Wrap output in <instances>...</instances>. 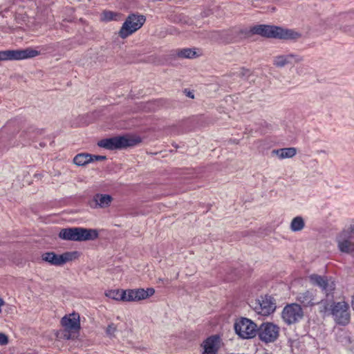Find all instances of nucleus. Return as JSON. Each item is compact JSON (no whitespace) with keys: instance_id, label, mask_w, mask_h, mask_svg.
Instances as JSON below:
<instances>
[{"instance_id":"obj_18","label":"nucleus","mask_w":354,"mask_h":354,"mask_svg":"<svg viewBox=\"0 0 354 354\" xmlns=\"http://www.w3.org/2000/svg\"><path fill=\"white\" fill-rule=\"evenodd\" d=\"M77 241L95 240L98 237V232L95 229H87L83 227H77Z\"/></svg>"},{"instance_id":"obj_21","label":"nucleus","mask_w":354,"mask_h":354,"mask_svg":"<svg viewBox=\"0 0 354 354\" xmlns=\"http://www.w3.org/2000/svg\"><path fill=\"white\" fill-rule=\"evenodd\" d=\"M272 153L275 154L280 159L290 158L297 153V149L295 147L282 148L274 149Z\"/></svg>"},{"instance_id":"obj_30","label":"nucleus","mask_w":354,"mask_h":354,"mask_svg":"<svg viewBox=\"0 0 354 354\" xmlns=\"http://www.w3.org/2000/svg\"><path fill=\"white\" fill-rule=\"evenodd\" d=\"M184 93H185V95L187 97H189L190 98H194V93L192 91H188V90L185 89Z\"/></svg>"},{"instance_id":"obj_29","label":"nucleus","mask_w":354,"mask_h":354,"mask_svg":"<svg viewBox=\"0 0 354 354\" xmlns=\"http://www.w3.org/2000/svg\"><path fill=\"white\" fill-rule=\"evenodd\" d=\"M8 342L7 336L3 333H0V345H6Z\"/></svg>"},{"instance_id":"obj_17","label":"nucleus","mask_w":354,"mask_h":354,"mask_svg":"<svg viewBox=\"0 0 354 354\" xmlns=\"http://www.w3.org/2000/svg\"><path fill=\"white\" fill-rule=\"evenodd\" d=\"M303 60V57L295 54L279 55L274 57L273 64L277 67H283L287 64L292 62H300Z\"/></svg>"},{"instance_id":"obj_5","label":"nucleus","mask_w":354,"mask_h":354,"mask_svg":"<svg viewBox=\"0 0 354 354\" xmlns=\"http://www.w3.org/2000/svg\"><path fill=\"white\" fill-rule=\"evenodd\" d=\"M61 324L64 328V338L66 339L73 338L80 328L79 314L73 313L64 316L61 319Z\"/></svg>"},{"instance_id":"obj_4","label":"nucleus","mask_w":354,"mask_h":354,"mask_svg":"<svg viewBox=\"0 0 354 354\" xmlns=\"http://www.w3.org/2000/svg\"><path fill=\"white\" fill-rule=\"evenodd\" d=\"M39 55V51L30 48L0 50V62L23 60L33 58Z\"/></svg>"},{"instance_id":"obj_11","label":"nucleus","mask_w":354,"mask_h":354,"mask_svg":"<svg viewBox=\"0 0 354 354\" xmlns=\"http://www.w3.org/2000/svg\"><path fill=\"white\" fill-rule=\"evenodd\" d=\"M155 293V290L152 288L125 290L124 301L132 302L139 301L146 299Z\"/></svg>"},{"instance_id":"obj_6","label":"nucleus","mask_w":354,"mask_h":354,"mask_svg":"<svg viewBox=\"0 0 354 354\" xmlns=\"http://www.w3.org/2000/svg\"><path fill=\"white\" fill-rule=\"evenodd\" d=\"M236 333L243 339H251L258 333L257 325L251 319L241 318L234 324Z\"/></svg>"},{"instance_id":"obj_2","label":"nucleus","mask_w":354,"mask_h":354,"mask_svg":"<svg viewBox=\"0 0 354 354\" xmlns=\"http://www.w3.org/2000/svg\"><path fill=\"white\" fill-rule=\"evenodd\" d=\"M140 142L141 139L138 136L126 135L102 139L98 142L97 145L99 147L106 149L115 150L129 147H133Z\"/></svg>"},{"instance_id":"obj_22","label":"nucleus","mask_w":354,"mask_h":354,"mask_svg":"<svg viewBox=\"0 0 354 354\" xmlns=\"http://www.w3.org/2000/svg\"><path fill=\"white\" fill-rule=\"evenodd\" d=\"M77 227H70L62 229L59 234L60 239L64 240H70L77 241Z\"/></svg>"},{"instance_id":"obj_13","label":"nucleus","mask_w":354,"mask_h":354,"mask_svg":"<svg viewBox=\"0 0 354 354\" xmlns=\"http://www.w3.org/2000/svg\"><path fill=\"white\" fill-rule=\"evenodd\" d=\"M201 346H203L201 354H218L222 346V341L219 336L212 335L205 339Z\"/></svg>"},{"instance_id":"obj_33","label":"nucleus","mask_w":354,"mask_h":354,"mask_svg":"<svg viewBox=\"0 0 354 354\" xmlns=\"http://www.w3.org/2000/svg\"><path fill=\"white\" fill-rule=\"evenodd\" d=\"M5 302L3 300L2 298L0 297V308H1V306H3L4 305ZM1 312V308H0V313Z\"/></svg>"},{"instance_id":"obj_7","label":"nucleus","mask_w":354,"mask_h":354,"mask_svg":"<svg viewBox=\"0 0 354 354\" xmlns=\"http://www.w3.org/2000/svg\"><path fill=\"white\" fill-rule=\"evenodd\" d=\"M332 315L335 321L343 326L350 322L349 306L345 301L335 303L331 308Z\"/></svg>"},{"instance_id":"obj_23","label":"nucleus","mask_w":354,"mask_h":354,"mask_svg":"<svg viewBox=\"0 0 354 354\" xmlns=\"http://www.w3.org/2000/svg\"><path fill=\"white\" fill-rule=\"evenodd\" d=\"M173 55L180 58L192 59L196 57L197 52L196 48H182L175 50Z\"/></svg>"},{"instance_id":"obj_25","label":"nucleus","mask_w":354,"mask_h":354,"mask_svg":"<svg viewBox=\"0 0 354 354\" xmlns=\"http://www.w3.org/2000/svg\"><path fill=\"white\" fill-rule=\"evenodd\" d=\"M106 297L112 299L115 301H124L125 298V290H109L105 292Z\"/></svg>"},{"instance_id":"obj_12","label":"nucleus","mask_w":354,"mask_h":354,"mask_svg":"<svg viewBox=\"0 0 354 354\" xmlns=\"http://www.w3.org/2000/svg\"><path fill=\"white\" fill-rule=\"evenodd\" d=\"M275 304L272 301L270 297H261L253 304L254 311L261 315L268 316L275 310Z\"/></svg>"},{"instance_id":"obj_19","label":"nucleus","mask_w":354,"mask_h":354,"mask_svg":"<svg viewBox=\"0 0 354 354\" xmlns=\"http://www.w3.org/2000/svg\"><path fill=\"white\" fill-rule=\"evenodd\" d=\"M332 25L336 29L340 30L349 35L354 36V24H348L344 17H339L335 18Z\"/></svg>"},{"instance_id":"obj_34","label":"nucleus","mask_w":354,"mask_h":354,"mask_svg":"<svg viewBox=\"0 0 354 354\" xmlns=\"http://www.w3.org/2000/svg\"><path fill=\"white\" fill-rule=\"evenodd\" d=\"M249 73H250V71H249L248 70H245V69H243V70H242V72H241V73H242V75H248Z\"/></svg>"},{"instance_id":"obj_1","label":"nucleus","mask_w":354,"mask_h":354,"mask_svg":"<svg viewBox=\"0 0 354 354\" xmlns=\"http://www.w3.org/2000/svg\"><path fill=\"white\" fill-rule=\"evenodd\" d=\"M252 32L263 37L284 40H297L301 36L299 32L292 29L269 25L255 26Z\"/></svg>"},{"instance_id":"obj_24","label":"nucleus","mask_w":354,"mask_h":354,"mask_svg":"<svg viewBox=\"0 0 354 354\" xmlns=\"http://www.w3.org/2000/svg\"><path fill=\"white\" fill-rule=\"evenodd\" d=\"M93 161V156L89 153H79L73 158V162L78 166H84Z\"/></svg>"},{"instance_id":"obj_14","label":"nucleus","mask_w":354,"mask_h":354,"mask_svg":"<svg viewBox=\"0 0 354 354\" xmlns=\"http://www.w3.org/2000/svg\"><path fill=\"white\" fill-rule=\"evenodd\" d=\"M337 247L342 252L351 253L354 252V241H352L348 231H342L337 236Z\"/></svg>"},{"instance_id":"obj_35","label":"nucleus","mask_w":354,"mask_h":354,"mask_svg":"<svg viewBox=\"0 0 354 354\" xmlns=\"http://www.w3.org/2000/svg\"><path fill=\"white\" fill-rule=\"evenodd\" d=\"M352 306L354 310V296L353 297V299H352Z\"/></svg>"},{"instance_id":"obj_15","label":"nucleus","mask_w":354,"mask_h":354,"mask_svg":"<svg viewBox=\"0 0 354 354\" xmlns=\"http://www.w3.org/2000/svg\"><path fill=\"white\" fill-rule=\"evenodd\" d=\"M113 201V197L109 194H96L89 201V205L93 209H104L109 207Z\"/></svg>"},{"instance_id":"obj_10","label":"nucleus","mask_w":354,"mask_h":354,"mask_svg":"<svg viewBox=\"0 0 354 354\" xmlns=\"http://www.w3.org/2000/svg\"><path fill=\"white\" fill-rule=\"evenodd\" d=\"M76 257V252H64L62 254H56L54 252H46L41 256L43 261L49 263L50 265L60 266L72 261Z\"/></svg>"},{"instance_id":"obj_26","label":"nucleus","mask_w":354,"mask_h":354,"mask_svg":"<svg viewBox=\"0 0 354 354\" xmlns=\"http://www.w3.org/2000/svg\"><path fill=\"white\" fill-rule=\"evenodd\" d=\"M304 227H305L304 220L300 216L295 217L292 220V221L290 223V228L291 231L295 232L301 231L304 228Z\"/></svg>"},{"instance_id":"obj_9","label":"nucleus","mask_w":354,"mask_h":354,"mask_svg":"<svg viewBox=\"0 0 354 354\" xmlns=\"http://www.w3.org/2000/svg\"><path fill=\"white\" fill-rule=\"evenodd\" d=\"M257 333L261 341L266 343L273 342L279 337V328L272 323L266 322L258 328Z\"/></svg>"},{"instance_id":"obj_8","label":"nucleus","mask_w":354,"mask_h":354,"mask_svg":"<svg viewBox=\"0 0 354 354\" xmlns=\"http://www.w3.org/2000/svg\"><path fill=\"white\" fill-rule=\"evenodd\" d=\"M304 317V312L297 304H291L285 306L282 311V319L288 325L295 324Z\"/></svg>"},{"instance_id":"obj_32","label":"nucleus","mask_w":354,"mask_h":354,"mask_svg":"<svg viewBox=\"0 0 354 354\" xmlns=\"http://www.w3.org/2000/svg\"><path fill=\"white\" fill-rule=\"evenodd\" d=\"M93 160H100L105 159V157L104 156H93Z\"/></svg>"},{"instance_id":"obj_16","label":"nucleus","mask_w":354,"mask_h":354,"mask_svg":"<svg viewBox=\"0 0 354 354\" xmlns=\"http://www.w3.org/2000/svg\"><path fill=\"white\" fill-rule=\"evenodd\" d=\"M309 280L312 284L319 286L327 294L335 289L334 282L324 277L312 274L309 276Z\"/></svg>"},{"instance_id":"obj_20","label":"nucleus","mask_w":354,"mask_h":354,"mask_svg":"<svg viewBox=\"0 0 354 354\" xmlns=\"http://www.w3.org/2000/svg\"><path fill=\"white\" fill-rule=\"evenodd\" d=\"M297 300L304 306H311L318 304V301H315L314 298L313 293L308 290L299 293L297 296Z\"/></svg>"},{"instance_id":"obj_31","label":"nucleus","mask_w":354,"mask_h":354,"mask_svg":"<svg viewBox=\"0 0 354 354\" xmlns=\"http://www.w3.org/2000/svg\"><path fill=\"white\" fill-rule=\"evenodd\" d=\"M346 231H348L351 233V237H353V235H354V225H351L349 229L346 230Z\"/></svg>"},{"instance_id":"obj_3","label":"nucleus","mask_w":354,"mask_h":354,"mask_svg":"<svg viewBox=\"0 0 354 354\" xmlns=\"http://www.w3.org/2000/svg\"><path fill=\"white\" fill-rule=\"evenodd\" d=\"M145 20V17L142 15H129L120 30V37L124 39L131 35L142 26Z\"/></svg>"},{"instance_id":"obj_27","label":"nucleus","mask_w":354,"mask_h":354,"mask_svg":"<svg viewBox=\"0 0 354 354\" xmlns=\"http://www.w3.org/2000/svg\"><path fill=\"white\" fill-rule=\"evenodd\" d=\"M120 14L112 11H104L101 15V20L109 21L111 20H118Z\"/></svg>"},{"instance_id":"obj_28","label":"nucleus","mask_w":354,"mask_h":354,"mask_svg":"<svg viewBox=\"0 0 354 354\" xmlns=\"http://www.w3.org/2000/svg\"><path fill=\"white\" fill-rule=\"evenodd\" d=\"M116 330H117V328H116L115 325L113 324H111L107 326V328L106 329V333L109 337H113Z\"/></svg>"}]
</instances>
